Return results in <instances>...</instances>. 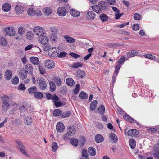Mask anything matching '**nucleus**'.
<instances>
[{
  "label": "nucleus",
  "instance_id": "f257e3e1",
  "mask_svg": "<svg viewBox=\"0 0 159 159\" xmlns=\"http://www.w3.org/2000/svg\"><path fill=\"white\" fill-rule=\"evenodd\" d=\"M108 5L104 1H101L98 4L91 6L92 10L98 14L106 11L108 8Z\"/></svg>",
  "mask_w": 159,
  "mask_h": 159
},
{
  "label": "nucleus",
  "instance_id": "f03ea898",
  "mask_svg": "<svg viewBox=\"0 0 159 159\" xmlns=\"http://www.w3.org/2000/svg\"><path fill=\"white\" fill-rule=\"evenodd\" d=\"M2 101V110L6 112L9 108L10 106V98L7 95H4L1 97Z\"/></svg>",
  "mask_w": 159,
  "mask_h": 159
},
{
  "label": "nucleus",
  "instance_id": "7ed1b4c3",
  "mask_svg": "<svg viewBox=\"0 0 159 159\" xmlns=\"http://www.w3.org/2000/svg\"><path fill=\"white\" fill-rule=\"evenodd\" d=\"M47 48L48 53L49 56L54 57L59 54L58 50V49L57 50L56 48H49L48 46Z\"/></svg>",
  "mask_w": 159,
  "mask_h": 159
},
{
  "label": "nucleus",
  "instance_id": "20e7f679",
  "mask_svg": "<svg viewBox=\"0 0 159 159\" xmlns=\"http://www.w3.org/2000/svg\"><path fill=\"white\" fill-rule=\"evenodd\" d=\"M33 31L35 34L40 37L44 35L45 31L42 27L38 26L34 28Z\"/></svg>",
  "mask_w": 159,
  "mask_h": 159
},
{
  "label": "nucleus",
  "instance_id": "39448f33",
  "mask_svg": "<svg viewBox=\"0 0 159 159\" xmlns=\"http://www.w3.org/2000/svg\"><path fill=\"white\" fill-rule=\"evenodd\" d=\"M16 142L18 145V148L20 151L24 154L27 155V153L26 152L25 148L23 145L22 142L19 140H16Z\"/></svg>",
  "mask_w": 159,
  "mask_h": 159
},
{
  "label": "nucleus",
  "instance_id": "423d86ee",
  "mask_svg": "<svg viewBox=\"0 0 159 159\" xmlns=\"http://www.w3.org/2000/svg\"><path fill=\"white\" fill-rule=\"evenodd\" d=\"M5 31L6 33L10 36H13L15 34V30L13 27H9L5 29Z\"/></svg>",
  "mask_w": 159,
  "mask_h": 159
},
{
  "label": "nucleus",
  "instance_id": "0eeeda50",
  "mask_svg": "<svg viewBox=\"0 0 159 159\" xmlns=\"http://www.w3.org/2000/svg\"><path fill=\"white\" fill-rule=\"evenodd\" d=\"M33 67L32 64H27L26 65L25 67L24 71L29 74L32 75L33 74Z\"/></svg>",
  "mask_w": 159,
  "mask_h": 159
},
{
  "label": "nucleus",
  "instance_id": "6e6552de",
  "mask_svg": "<svg viewBox=\"0 0 159 159\" xmlns=\"http://www.w3.org/2000/svg\"><path fill=\"white\" fill-rule=\"evenodd\" d=\"M40 89L42 90H44L47 88V84L46 82L42 79H38L37 80Z\"/></svg>",
  "mask_w": 159,
  "mask_h": 159
},
{
  "label": "nucleus",
  "instance_id": "1a4fd4ad",
  "mask_svg": "<svg viewBox=\"0 0 159 159\" xmlns=\"http://www.w3.org/2000/svg\"><path fill=\"white\" fill-rule=\"evenodd\" d=\"M45 66L48 69H52L54 68L55 64L53 61L48 60L45 62Z\"/></svg>",
  "mask_w": 159,
  "mask_h": 159
},
{
  "label": "nucleus",
  "instance_id": "9d476101",
  "mask_svg": "<svg viewBox=\"0 0 159 159\" xmlns=\"http://www.w3.org/2000/svg\"><path fill=\"white\" fill-rule=\"evenodd\" d=\"M139 131L136 129H131L128 131V136L132 137H136L139 134Z\"/></svg>",
  "mask_w": 159,
  "mask_h": 159
},
{
  "label": "nucleus",
  "instance_id": "9b49d317",
  "mask_svg": "<svg viewBox=\"0 0 159 159\" xmlns=\"http://www.w3.org/2000/svg\"><path fill=\"white\" fill-rule=\"evenodd\" d=\"M47 99L48 100L51 99L55 101H58L59 100L58 97L54 94L53 95L50 93H46Z\"/></svg>",
  "mask_w": 159,
  "mask_h": 159
},
{
  "label": "nucleus",
  "instance_id": "f8f14e48",
  "mask_svg": "<svg viewBox=\"0 0 159 159\" xmlns=\"http://www.w3.org/2000/svg\"><path fill=\"white\" fill-rule=\"evenodd\" d=\"M39 41L41 44L45 45L48 43V39L46 36L42 35L39 37Z\"/></svg>",
  "mask_w": 159,
  "mask_h": 159
},
{
  "label": "nucleus",
  "instance_id": "ddd939ff",
  "mask_svg": "<svg viewBox=\"0 0 159 159\" xmlns=\"http://www.w3.org/2000/svg\"><path fill=\"white\" fill-rule=\"evenodd\" d=\"M65 128L64 125L61 122L58 123L56 125V129L58 132H62Z\"/></svg>",
  "mask_w": 159,
  "mask_h": 159
},
{
  "label": "nucleus",
  "instance_id": "4468645a",
  "mask_svg": "<svg viewBox=\"0 0 159 159\" xmlns=\"http://www.w3.org/2000/svg\"><path fill=\"white\" fill-rule=\"evenodd\" d=\"M58 14L61 16H64L66 14V9L64 7H59L57 10Z\"/></svg>",
  "mask_w": 159,
  "mask_h": 159
},
{
  "label": "nucleus",
  "instance_id": "2eb2a0df",
  "mask_svg": "<svg viewBox=\"0 0 159 159\" xmlns=\"http://www.w3.org/2000/svg\"><path fill=\"white\" fill-rule=\"evenodd\" d=\"M76 132L75 128L73 125H70L67 128V132L70 136L74 135Z\"/></svg>",
  "mask_w": 159,
  "mask_h": 159
},
{
  "label": "nucleus",
  "instance_id": "dca6fc26",
  "mask_svg": "<svg viewBox=\"0 0 159 159\" xmlns=\"http://www.w3.org/2000/svg\"><path fill=\"white\" fill-rule=\"evenodd\" d=\"M139 54L138 52L135 50H132L129 51L127 53V57L129 58L133 57L135 56L138 55Z\"/></svg>",
  "mask_w": 159,
  "mask_h": 159
},
{
  "label": "nucleus",
  "instance_id": "f3484780",
  "mask_svg": "<svg viewBox=\"0 0 159 159\" xmlns=\"http://www.w3.org/2000/svg\"><path fill=\"white\" fill-rule=\"evenodd\" d=\"M96 14L93 11H89L87 12V17L90 20H93L94 19Z\"/></svg>",
  "mask_w": 159,
  "mask_h": 159
},
{
  "label": "nucleus",
  "instance_id": "a211bd4d",
  "mask_svg": "<svg viewBox=\"0 0 159 159\" xmlns=\"http://www.w3.org/2000/svg\"><path fill=\"white\" fill-rule=\"evenodd\" d=\"M15 9L16 11L19 14L21 13L24 11V7L21 5H16L15 6Z\"/></svg>",
  "mask_w": 159,
  "mask_h": 159
},
{
  "label": "nucleus",
  "instance_id": "6ab92c4d",
  "mask_svg": "<svg viewBox=\"0 0 159 159\" xmlns=\"http://www.w3.org/2000/svg\"><path fill=\"white\" fill-rule=\"evenodd\" d=\"M30 60L32 63L34 65H38L39 62V58L35 57H30Z\"/></svg>",
  "mask_w": 159,
  "mask_h": 159
},
{
  "label": "nucleus",
  "instance_id": "aec40b11",
  "mask_svg": "<svg viewBox=\"0 0 159 159\" xmlns=\"http://www.w3.org/2000/svg\"><path fill=\"white\" fill-rule=\"evenodd\" d=\"M124 43H109L108 44L107 46L109 48L116 47L119 46H122L124 45Z\"/></svg>",
  "mask_w": 159,
  "mask_h": 159
},
{
  "label": "nucleus",
  "instance_id": "412c9836",
  "mask_svg": "<svg viewBox=\"0 0 159 159\" xmlns=\"http://www.w3.org/2000/svg\"><path fill=\"white\" fill-rule=\"evenodd\" d=\"M11 5L8 3H5L2 6V9L5 12H8L10 9Z\"/></svg>",
  "mask_w": 159,
  "mask_h": 159
},
{
  "label": "nucleus",
  "instance_id": "4be33fe9",
  "mask_svg": "<svg viewBox=\"0 0 159 159\" xmlns=\"http://www.w3.org/2000/svg\"><path fill=\"white\" fill-rule=\"evenodd\" d=\"M95 139L96 143H99L103 141L104 138L101 135H97L96 136Z\"/></svg>",
  "mask_w": 159,
  "mask_h": 159
},
{
  "label": "nucleus",
  "instance_id": "5701e85b",
  "mask_svg": "<svg viewBox=\"0 0 159 159\" xmlns=\"http://www.w3.org/2000/svg\"><path fill=\"white\" fill-rule=\"evenodd\" d=\"M110 137L112 142L115 143L118 140V138L116 134L113 133H111L110 134Z\"/></svg>",
  "mask_w": 159,
  "mask_h": 159
},
{
  "label": "nucleus",
  "instance_id": "b1692460",
  "mask_svg": "<svg viewBox=\"0 0 159 159\" xmlns=\"http://www.w3.org/2000/svg\"><path fill=\"white\" fill-rule=\"evenodd\" d=\"M34 97L38 99H41L43 98V93L40 92H37V91L34 93Z\"/></svg>",
  "mask_w": 159,
  "mask_h": 159
},
{
  "label": "nucleus",
  "instance_id": "393cba45",
  "mask_svg": "<svg viewBox=\"0 0 159 159\" xmlns=\"http://www.w3.org/2000/svg\"><path fill=\"white\" fill-rule=\"evenodd\" d=\"M88 151L89 154L91 156H94L96 154L95 148L93 147H90L89 148Z\"/></svg>",
  "mask_w": 159,
  "mask_h": 159
},
{
  "label": "nucleus",
  "instance_id": "a878e982",
  "mask_svg": "<svg viewBox=\"0 0 159 159\" xmlns=\"http://www.w3.org/2000/svg\"><path fill=\"white\" fill-rule=\"evenodd\" d=\"M70 12L71 15L74 17H77L80 15V12L73 9H71Z\"/></svg>",
  "mask_w": 159,
  "mask_h": 159
},
{
  "label": "nucleus",
  "instance_id": "bb28decb",
  "mask_svg": "<svg viewBox=\"0 0 159 159\" xmlns=\"http://www.w3.org/2000/svg\"><path fill=\"white\" fill-rule=\"evenodd\" d=\"M98 102L97 100H93L90 104V108L91 111H93L95 110L96 107L97 106Z\"/></svg>",
  "mask_w": 159,
  "mask_h": 159
},
{
  "label": "nucleus",
  "instance_id": "cd10ccee",
  "mask_svg": "<svg viewBox=\"0 0 159 159\" xmlns=\"http://www.w3.org/2000/svg\"><path fill=\"white\" fill-rule=\"evenodd\" d=\"M123 117L125 120L128 121L131 123L134 122V120L128 115L125 114L123 116Z\"/></svg>",
  "mask_w": 159,
  "mask_h": 159
},
{
  "label": "nucleus",
  "instance_id": "c85d7f7f",
  "mask_svg": "<svg viewBox=\"0 0 159 159\" xmlns=\"http://www.w3.org/2000/svg\"><path fill=\"white\" fill-rule=\"evenodd\" d=\"M28 92L30 94H34V93L36 92L37 90L38 89L35 86H33L32 87L29 88L28 89Z\"/></svg>",
  "mask_w": 159,
  "mask_h": 159
},
{
  "label": "nucleus",
  "instance_id": "c756f323",
  "mask_svg": "<svg viewBox=\"0 0 159 159\" xmlns=\"http://www.w3.org/2000/svg\"><path fill=\"white\" fill-rule=\"evenodd\" d=\"M50 86V90L51 92H54L56 90V85L55 83L52 81H49Z\"/></svg>",
  "mask_w": 159,
  "mask_h": 159
},
{
  "label": "nucleus",
  "instance_id": "7c9ffc66",
  "mask_svg": "<svg viewBox=\"0 0 159 159\" xmlns=\"http://www.w3.org/2000/svg\"><path fill=\"white\" fill-rule=\"evenodd\" d=\"M53 80L56 83L57 85V86H61L62 83V81L60 78L57 77H55Z\"/></svg>",
  "mask_w": 159,
  "mask_h": 159
},
{
  "label": "nucleus",
  "instance_id": "2f4dec72",
  "mask_svg": "<svg viewBox=\"0 0 159 159\" xmlns=\"http://www.w3.org/2000/svg\"><path fill=\"white\" fill-rule=\"evenodd\" d=\"M32 122V119L30 116H28L25 118L24 122L27 125H30Z\"/></svg>",
  "mask_w": 159,
  "mask_h": 159
},
{
  "label": "nucleus",
  "instance_id": "473e14b6",
  "mask_svg": "<svg viewBox=\"0 0 159 159\" xmlns=\"http://www.w3.org/2000/svg\"><path fill=\"white\" fill-rule=\"evenodd\" d=\"M129 143L130 147L132 149L135 148L136 145V142L133 139H130L129 141Z\"/></svg>",
  "mask_w": 159,
  "mask_h": 159
},
{
  "label": "nucleus",
  "instance_id": "72a5a7b5",
  "mask_svg": "<svg viewBox=\"0 0 159 159\" xmlns=\"http://www.w3.org/2000/svg\"><path fill=\"white\" fill-rule=\"evenodd\" d=\"M5 76L7 80H10L12 76V73L11 71L7 70L5 72Z\"/></svg>",
  "mask_w": 159,
  "mask_h": 159
},
{
  "label": "nucleus",
  "instance_id": "f704fd0d",
  "mask_svg": "<svg viewBox=\"0 0 159 159\" xmlns=\"http://www.w3.org/2000/svg\"><path fill=\"white\" fill-rule=\"evenodd\" d=\"M7 44V41L6 39L3 37H0V45L6 46Z\"/></svg>",
  "mask_w": 159,
  "mask_h": 159
},
{
  "label": "nucleus",
  "instance_id": "c9c22d12",
  "mask_svg": "<svg viewBox=\"0 0 159 159\" xmlns=\"http://www.w3.org/2000/svg\"><path fill=\"white\" fill-rule=\"evenodd\" d=\"M100 18L103 22L107 21L108 18L107 15L104 13H102L100 15Z\"/></svg>",
  "mask_w": 159,
  "mask_h": 159
},
{
  "label": "nucleus",
  "instance_id": "e433bc0d",
  "mask_svg": "<svg viewBox=\"0 0 159 159\" xmlns=\"http://www.w3.org/2000/svg\"><path fill=\"white\" fill-rule=\"evenodd\" d=\"M80 98L83 99H87L88 98V95L84 91H81L79 95Z\"/></svg>",
  "mask_w": 159,
  "mask_h": 159
},
{
  "label": "nucleus",
  "instance_id": "4c0bfd02",
  "mask_svg": "<svg viewBox=\"0 0 159 159\" xmlns=\"http://www.w3.org/2000/svg\"><path fill=\"white\" fill-rule=\"evenodd\" d=\"M66 83L67 85L70 86H72L74 84L73 80L71 78H68L66 80Z\"/></svg>",
  "mask_w": 159,
  "mask_h": 159
},
{
  "label": "nucleus",
  "instance_id": "58836bf2",
  "mask_svg": "<svg viewBox=\"0 0 159 159\" xmlns=\"http://www.w3.org/2000/svg\"><path fill=\"white\" fill-rule=\"evenodd\" d=\"M77 75L79 78H82L85 76V71H84L79 70L78 71Z\"/></svg>",
  "mask_w": 159,
  "mask_h": 159
},
{
  "label": "nucleus",
  "instance_id": "ea45409f",
  "mask_svg": "<svg viewBox=\"0 0 159 159\" xmlns=\"http://www.w3.org/2000/svg\"><path fill=\"white\" fill-rule=\"evenodd\" d=\"M26 30L25 28L22 26H20L18 29V33L22 35L25 32Z\"/></svg>",
  "mask_w": 159,
  "mask_h": 159
},
{
  "label": "nucleus",
  "instance_id": "a19ab883",
  "mask_svg": "<svg viewBox=\"0 0 159 159\" xmlns=\"http://www.w3.org/2000/svg\"><path fill=\"white\" fill-rule=\"evenodd\" d=\"M70 142L71 144L75 146H77L78 145V141L75 138H73L70 139Z\"/></svg>",
  "mask_w": 159,
  "mask_h": 159
},
{
  "label": "nucleus",
  "instance_id": "79ce46f5",
  "mask_svg": "<svg viewBox=\"0 0 159 159\" xmlns=\"http://www.w3.org/2000/svg\"><path fill=\"white\" fill-rule=\"evenodd\" d=\"M61 111L58 109H55L53 112V115L54 116H58L61 115Z\"/></svg>",
  "mask_w": 159,
  "mask_h": 159
},
{
  "label": "nucleus",
  "instance_id": "37998d69",
  "mask_svg": "<svg viewBox=\"0 0 159 159\" xmlns=\"http://www.w3.org/2000/svg\"><path fill=\"white\" fill-rule=\"evenodd\" d=\"M43 12L48 16L52 13V10L50 7H47L43 10Z\"/></svg>",
  "mask_w": 159,
  "mask_h": 159
},
{
  "label": "nucleus",
  "instance_id": "c03bdc74",
  "mask_svg": "<svg viewBox=\"0 0 159 159\" xmlns=\"http://www.w3.org/2000/svg\"><path fill=\"white\" fill-rule=\"evenodd\" d=\"M98 110L100 114L102 115L105 112V107L103 105H101L100 107H98Z\"/></svg>",
  "mask_w": 159,
  "mask_h": 159
},
{
  "label": "nucleus",
  "instance_id": "a18cd8bd",
  "mask_svg": "<svg viewBox=\"0 0 159 159\" xmlns=\"http://www.w3.org/2000/svg\"><path fill=\"white\" fill-rule=\"evenodd\" d=\"M64 38L66 40L68 43H72L75 41V39L70 37L65 36Z\"/></svg>",
  "mask_w": 159,
  "mask_h": 159
},
{
  "label": "nucleus",
  "instance_id": "49530a36",
  "mask_svg": "<svg viewBox=\"0 0 159 159\" xmlns=\"http://www.w3.org/2000/svg\"><path fill=\"white\" fill-rule=\"evenodd\" d=\"M26 35L27 36V39L30 40L33 38L34 34L32 32L28 31L26 33Z\"/></svg>",
  "mask_w": 159,
  "mask_h": 159
},
{
  "label": "nucleus",
  "instance_id": "de8ad7c7",
  "mask_svg": "<svg viewBox=\"0 0 159 159\" xmlns=\"http://www.w3.org/2000/svg\"><path fill=\"white\" fill-rule=\"evenodd\" d=\"M19 75H20V77L23 80L27 77V73L25 71L24 72H19Z\"/></svg>",
  "mask_w": 159,
  "mask_h": 159
},
{
  "label": "nucleus",
  "instance_id": "09e8293b",
  "mask_svg": "<svg viewBox=\"0 0 159 159\" xmlns=\"http://www.w3.org/2000/svg\"><path fill=\"white\" fill-rule=\"evenodd\" d=\"M70 115V112L69 111H66L63 113L61 115L62 118H66L69 117Z\"/></svg>",
  "mask_w": 159,
  "mask_h": 159
},
{
  "label": "nucleus",
  "instance_id": "8fccbe9b",
  "mask_svg": "<svg viewBox=\"0 0 159 159\" xmlns=\"http://www.w3.org/2000/svg\"><path fill=\"white\" fill-rule=\"evenodd\" d=\"M144 57L153 60L155 58V57L152 54H146L143 55Z\"/></svg>",
  "mask_w": 159,
  "mask_h": 159
},
{
  "label": "nucleus",
  "instance_id": "3c124183",
  "mask_svg": "<svg viewBox=\"0 0 159 159\" xmlns=\"http://www.w3.org/2000/svg\"><path fill=\"white\" fill-rule=\"evenodd\" d=\"M81 141L79 142V145L80 147L83 146L86 142V139L84 137H81Z\"/></svg>",
  "mask_w": 159,
  "mask_h": 159
},
{
  "label": "nucleus",
  "instance_id": "603ef678",
  "mask_svg": "<svg viewBox=\"0 0 159 159\" xmlns=\"http://www.w3.org/2000/svg\"><path fill=\"white\" fill-rule=\"evenodd\" d=\"M57 34H50V37L51 39L54 42L57 41V38L56 36Z\"/></svg>",
  "mask_w": 159,
  "mask_h": 159
},
{
  "label": "nucleus",
  "instance_id": "864d4df0",
  "mask_svg": "<svg viewBox=\"0 0 159 159\" xmlns=\"http://www.w3.org/2000/svg\"><path fill=\"white\" fill-rule=\"evenodd\" d=\"M12 82L14 84H17L19 82V78L17 76H15L12 79Z\"/></svg>",
  "mask_w": 159,
  "mask_h": 159
},
{
  "label": "nucleus",
  "instance_id": "5fc2aeb1",
  "mask_svg": "<svg viewBox=\"0 0 159 159\" xmlns=\"http://www.w3.org/2000/svg\"><path fill=\"white\" fill-rule=\"evenodd\" d=\"M58 145L57 143L55 142H53L52 143V150L55 152L56 151Z\"/></svg>",
  "mask_w": 159,
  "mask_h": 159
},
{
  "label": "nucleus",
  "instance_id": "6e6d98bb",
  "mask_svg": "<svg viewBox=\"0 0 159 159\" xmlns=\"http://www.w3.org/2000/svg\"><path fill=\"white\" fill-rule=\"evenodd\" d=\"M50 31L52 33L51 34H57L58 32L57 28L55 27H51Z\"/></svg>",
  "mask_w": 159,
  "mask_h": 159
},
{
  "label": "nucleus",
  "instance_id": "4d7b16f0",
  "mask_svg": "<svg viewBox=\"0 0 159 159\" xmlns=\"http://www.w3.org/2000/svg\"><path fill=\"white\" fill-rule=\"evenodd\" d=\"M83 65L80 62L74 63L73 64V67L75 68H77L78 67H82Z\"/></svg>",
  "mask_w": 159,
  "mask_h": 159
},
{
  "label": "nucleus",
  "instance_id": "13d9d810",
  "mask_svg": "<svg viewBox=\"0 0 159 159\" xmlns=\"http://www.w3.org/2000/svg\"><path fill=\"white\" fill-rule=\"evenodd\" d=\"M125 59V57L124 56H122L119 61H118V63L119 65H120L122 64L124 62Z\"/></svg>",
  "mask_w": 159,
  "mask_h": 159
},
{
  "label": "nucleus",
  "instance_id": "bf43d9fd",
  "mask_svg": "<svg viewBox=\"0 0 159 159\" xmlns=\"http://www.w3.org/2000/svg\"><path fill=\"white\" fill-rule=\"evenodd\" d=\"M82 157H88V154L87 153V150L85 149H83L82 151Z\"/></svg>",
  "mask_w": 159,
  "mask_h": 159
},
{
  "label": "nucleus",
  "instance_id": "052dcab7",
  "mask_svg": "<svg viewBox=\"0 0 159 159\" xmlns=\"http://www.w3.org/2000/svg\"><path fill=\"white\" fill-rule=\"evenodd\" d=\"M155 153L154 154V156L156 158L159 159V148L156 150Z\"/></svg>",
  "mask_w": 159,
  "mask_h": 159
},
{
  "label": "nucleus",
  "instance_id": "680f3d73",
  "mask_svg": "<svg viewBox=\"0 0 159 159\" xmlns=\"http://www.w3.org/2000/svg\"><path fill=\"white\" fill-rule=\"evenodd\" d=\"M133 29L135 31H137L139 29V25L138 24H134L132 26Z\"/></svg>",
  "mask_w": 159,
  "mask_h": 159
},
{
  "label": "nucleus",
  "instance_id": "e2e57ef3",
  "mask_svg": "<svg viewBox=\"0 0 159 159\" xmlns=\"http://www.w3.org/2000/svg\"><path fill=\"white\" fill-rule=\"evenodd\" d=\"M119 33L121 34H126V35H129L130 33L129 32H127L126 31L122 29H120L119 31Z\"/></svg>",
  "mask_w": 159,
  "mask_h": 159
},
{
  "label": "nucleus",
  "instance_id": "0e129e2a",
  "mask_svg": "<svg viewBox=\"0 0 159 159\" xmlns=\"http://www.w3.org/2000/svg\"><path fill=\"white\" fill-rule=\"evenodd\" d=\"M19 89L20 90H25L26 89V87L25 85L22 84H20L18 86Z\"/></svg>",
  "mask_w": 159,
  "mask_h": 159
},
{
  "label": "nucleus",
  "instance_id": "69168bd1",
  "mask_svg": "<svg viewBox=\"0 0 159 159\" xmlns=\"http://www.w3.org/2000/svg\"><path fill=\"white\" fill-rule=\"evenodd\" d=\"M38 66L40 73L42 75L44 74L45 73V69L44 68L41 67L39 66Z\"/></svg>",
  "mask_w": 159,
  "mask_h": 159
},
{
  "label": "nucleus",
  "instance_id": "338daca9",
  "mask_svg": "<svg viewBox=\"0 0 159 159\" xmlns=\"http://www.w3.org/2000/svg\"><path fill=\"white\" fill-rule=\"evenodd\" d=\"M54 105L57 107H59L62 105V103L60 101H55Z\"/></svg>",
  "mask_w": 159,
  "mask_h": 159
},
{
  "label": "nucleus",
  "instance_id": "774afa93",
  "mask_svg": "<svg viewBox=\"0 0 159 159\" xmlns=\"http://www.w3.org/2000/svg\"><path fill=\"white\" fill-rule=\"evenodd\" d=\"M28 14L30 15H32L35 13V11L33 9L29 8L27 11Z\"/></svg>",
  "mask_w": 159,
  "mask_h": 159
}]
</instances>
